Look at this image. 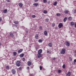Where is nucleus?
I'll use <instances>...</instances> for the list:
<instances>
[{"label":"nucleus","mask_w":76,"mask_h":76,"mask_svg":"<svg viewBox=\"0 0 76 76\" xmlns=\"http://www.w3.org/2000/svg\"><path fill=\"white\" fill-rule=\"evenodd\" d=\"M66 49L65 48L62 49L60 53L61 54H64L66 53Z\"/></svg>","instance_id":"1"},{"label":"nucleus","mask_w":76,"mask_h":76,"mask_svg":"<svg viewBox=\"0 0 76 76\" xmlns=\"http://www.w3.org/2000/svg\"><path fill=\"white\" fill-rule=\"evenodd\" d=\"M16 66L19 67L20 66V61H17L16 62Z\"/></svg>","instance_id":"2"},{"label":"nucleus","mask_w":76,"mask_h":76,"mask_svg":"<svg viewBox=\"0 0 76 76\" xmlns=\"http://www.w3.org/2000/svg\"><path fill=\"white\" fill-rule=\"evenodd\" d=\"M65 44L67 47H69V46H70V43L67 41L65 42Z\"/></svg>","instance_id":"3"},{"label":"nucleus","mask_w":76,"mask_h":76,"mask_svg":"<svg viewBox=\"0 0 76 76\" xmlns=\"http://www.w3.org/2000/svg\"><path fill=\"white\" fill-rule=\"evenodd\" d=\"M58 26L59 28H62L63 26V23H60L58 25Z\"/></svg>","instance_id":"4"},{"label":"nucleus","mask_w":76,"mask_h":76,"mask_svg":"<svg viewBox=\"0 0 76 76\" xmlns=\"http://www.w3.org/2000/svg\"><path fill=\"white\" fill-rule=\"evenodd\" d=\"M37 57L38 58H40L42 57V54L41 53H38L37 54Z\"/></svg>","instance_id":"5"},{"label":"nucleus","mask_w":76,"mask_h":76,"mask_svg":"<svg viewBox=\"0 0 76 76\" xmlns=\"http://www.w3.org/2000/svg\"><path fill=\"white\" fill-rule=\"evenodd\" d=\"M66 75L67 76H70V75H71V73H70V72H67L66 74Z\"/></svg>","instance_id":"6"},{"label":"nucleus","mask_w":76,"mask_h":76,"mask_svg":"<svg viewBox=\"0 0 76 76\" xmlns=\"http://www.w3.org/2000/svg\"><path fill=\"white\" fill-rule=\"evenodd\" d=\"M33 5L34 6H35V7H37V6H38V3L33 4Z\"/></svg>","instance_id":"7"},{"label":"nucleus","mask_w":76,"mask_h":76,"mask_svg":"<svg viewBox=\"0 0 76 76\" xmlns=\"http://www.w3.org/2000/svg\"><path fill=\"white\" fill-rule=\"evenodd\" d=\"M42 50L40 49L39 50L38 52V54H41V53H42Z\"/></svg>","instance_id":"8"},{"label":"nucleus","mask_w":76,"mask_h":76,"mask_svg":"<svg viewBox=\"0 0 76 76\" xmlns=\"http://www.w3.org/2000/svg\"><path fill=\"white\" fill-rule=\"evenodd\" d=\"M44 34L45 35V36H47V35H48L47 31H44Z\"/></svg>","instance_id":"9"},{"label":"nucleus","mask_w":76,"mask_h":76,"mask_svg":"<svg viewBox=\"0 0 76 76\" xmlns=\"http://www.w3.org/2000/svg\"><path fill=\"white\" fill-rule=\"evenodd\" d=\"M19 6H20V7H22L23 6V4H22V3H19L18 4Z\"/></svg>","instance_id":"10"},{"label":"nucleus","mask_w":76,"mask_h":76,"mask_svg":"<svg viewBox=\"0 0 76 76\" xmlns=\"http://www.w3.org/2000/svg\"><path fill=\"white\" fill-rule=\"evenodd\" d=\"M7 10L6 9L3 10V12L4 13H7Z\"/></svg>","instance_id":"11"},{"label":"nucleus","mask_w":76,"mask_h":76,"mask_svg":"<svg viewBox=\"0 0 76 76\" xmlns=\"http://www.w3.org/2000/svg\"><path fill=\"white\" fill-rule=\"evenodd\" d=\"M69 12V11L67 10H65L64 12L65 13V14H67V13H68Z\"/></svg>","instance_id":"12"},{"label":"nucleus","mask_w":76,"mask_h":76,"mask_svg":"<svg viewBox=\"0 0 76 76\" xmlns=\"http://www.w3.org/2000/svg\"><path fill=\"white\" fill-rule=\"evenodd\" d=\"M22 51H23V50L21 49L18 51V53H21Z\"/></svg>","instance_id":"13"},{"label":"nucleus","mask_w":76,"mask_h":76,"mask_svg":"<svg viewBox=\"0 0 76 76\" xmlns=\"http://www.w3.org/2000/svg\"><path fill=\"white\" fill-rule=\"evenodd\" d=\"M12 73L13 74H15L16 73V71L15 69H12Z\"/></svg>","instance_id":"14"},{"label":"nucleus","mask_w":76,"mask_h":76,"mask_svg":"<svg viewBox=\"0 0 76 76\" xmlns=\"http://www.w3.org/2000/svg\"><path fill=\"white\" fill-rule=\"evenodd\" d=\"M27 63L28 66H30L31 65V62L28 61V62Z\"/></svg>","instance_id":"15"},{"label":"nucleus","mask_w":76,"mask_h":76,"mask_svg":"<svg viewBox=\"0 0 76 76\" xmlns=\"http://www.w3.org/2000/svg\"><path fill=\"white\" fill-rule=\"evenodd\" d=\"M36 39H38V34H36L35 36Z\"/></svg>","instance_id":"16"},{"label":"nucleus","mask_w":76,"mask_h":76,"mask_svg":"<svg viewBox=\"0 0 76 76\" xmlns=\"http://www.w3.org/2000/svg\"><path fill=\"white\" fill-rule=\"evenodd\" d=\"M48 46L49 47H52V46H53V44H52V43H50L49 44H48Z\"/></svg>","instance_id":"17"},{"label":"nucleus","mask_w":76,"mask_h":76,"mask_svg":"<svg viewBox=\"0 0 76 76\" xmlns=\"http://www.w3.org/2000/svg\"><path fill=\"white\" fill-rule=\"evenodd\" d=\"M67 17H65V18L64 19V22H65L67 20Z\"/></svg>","instance_id":"18"},{"label":"nucleus","mask_w":76,"mask_h":76,"mask_svg":"<svg viewBox=\"0 0 76 76\" xmlns=\"http://www.w3.org/2000/svg\"><path fill=\"white\" fill-rule=\"evenodd\" d=\"M68 19L69 20H72V17H69L68 18Z\"/></svg>","instance_id":"19"},{"label":"nucleus","mask_w":76,"mask_h":76,"mask_svg":"<svg viewBox=\"0 0 76 76\" xmlns=\"http://www.w3.org/2000/svg\"><path fill=\"white\" fill-rule=\"evenodd\" d=\"M20 57H23V56H24V54L23 53L21 54L20 55Z\"/></svg>","instance_id":"20"},{"label":"nucleus","mask_w":76,"mask_h":76,"mask_svg":"<svg viewBox=\"0 0 76 76\" xmlns=\"http://www.w3.org/2000/svg\"><path fill=\"white\" fill-rule=\"evenodd\" d=\"M57 4V1H55L53 3V5L54 6H56Z\"/></svg>","instance_id":"21"},{"label":"nucleus","mask_w":76,"mask_h":76,"mask_svg":"<svg viewBox=\"0 0 76 76\" xmlns=\"http://www.w3.org/2000/svg\"><path fill=\"white\" fill-rule=\"evenodd\" d=\"M74 24H75V23H74V22H71V25L72 26H73V25H74Z\"/></svg>","instance_id":"22"},{"label":"nucleus","mask_w":76,"mask_h":76,"mask_svg":"<svg viewBox=\"0 0 76 76\" xmlns=\"http://www.w3.org/2000/svg\"><path fill=\"white\" fill-rule=\"evenodd\" d=\"M6 68L7 70H9L10 69V68L9 67V66H7Z\"/></svg>","instance_id":"23"},{"label":"nucleus","mask_w":76,"mask_h":76,"mask_svg":"<svg viewBox=\"0 0 76 76\" xmlns=\"http://www.w3.org/2000/svg\"><path fill=\"white\" fill-rule=\"evenodd\" d=\"M14 23L15 24H18L19 23V22L18 21H15L14 22Z\"/></svg>","instance_id":"24"},{"label":"nucleus","mask_w":76,"mask_h":76,"mask_svg":"<svg viewBox=\"0 0 76 76\" xmlns=\"http://www.w3.org/2000/svg\"><path fill=\"white\" fill-rule=\"evenodd\" d=\"M17 54V53H16V52H13V55L14 56H16V54Z\"/></svg>","instance_id":"25"},{"label":"nucleus","mask_w":76,"mask_h":76,"mask_svg":"<svg viewBox=\"0 0 76 76\" xmlns=\"http://www.w3.org/2000/svg\"><path fill=\"white\" fill-rule=\"evenodd\" d=\"M47 2V0H43V3H46Z\"/></svg>","instance_id":"26"},{"label":"nucleus","mask_w":76,"mask_h":76,"mask_svg":"<svg viewBox=\"0 0 76 76\" xmlns=\"http://www.w3.org/2000/svg\"><path fill=\"white\" fill-rule=\"evenodd\" d=\"M38 42L39 43H40L41 42H42V40H41L40 39L39 40H38Z\"/></svg>","instance_id":"27"},{"label":"nucleus","mask_w":76,"mask_h":76,"mask_svg":"<svg viewBox=\"0 0 76 76\" xmlns=\"http://www.w3.org/2000/svg\"><path fill=\"white\" fill-rule=\"evenodd\" d=\"M57 15L58 16H61V14L59 13H58L57 14Z\"/></svg>","instance_id":"28"},{"label":"nucleus","mask_w":76,"mask_h":76,"mask_svg":"<svg viewBox=\"0 0 76 76\" xmlns=\"http://www.w3.org/2000/svg\"><path fill=\"white\" fill-rule=\"evenodd\" d=\"M62 67L63 69H65L66 68V66H65V64H64L62 66Z\"/></svg>","instance_id":"29"},{"label":"nucleus","mask_w":76,"mask_h":76,"mask_svg":"<svg viewBox=\"0 0 76 76\" xmlns=\"http://www.w3.org/2000/svg\"><path fill=\"white\" fill-rule=\"evenodd\" d=\"M47 11L46 10H44V13H45V14H46L47 13Z\"/></svg>","instance_id":"30"},{"label":"nucleus","mask_w":76,"mask_h":76,"mask_svg":"<svg viewBox=\"0 0 76 76\" xmlns=\"http://www.w3.org/2000/svg\"><path fill=\"white\" fill-rule=\"evenodd\" d=\"M10 36L12 37H14L13 34H10Z\"/></svg>","instance_id":"31"},{"label":"nucleus","mask_w":76,"mask_h":76,"mask_svg":"<svg viewBox=\"0 0 76 76\" xmlns=\"http://www.w3.org/2000/svg\"><path fill=\"white\" fill-rule=\"evenodd\" d=\"M69 61H72V58H71V57H69Z\"/></svg>","instance_id":"32"},{"label":"nucleus","mask_w":76,"mask_h":76,"mask_svg":"<svg viewBox=\"0 0 76 76\" xmlns=\"http://www.w3.org/2000/svg\"><path fill=\"white\" fill-rule=\"evenodd\" d=\"M45 20L46 22H48V21L49 20V19L48 18L46 19H45Z\"/></svg>","instance_id":"33"},{"label":"nucleus","mask_w":76,"mask_h":76,"mask_svg":"<svg viewBox=\"0 0 76 76\" xmlns=\"http://www.w3.org/2000/svg\"><path fill=\"white\" fill-rule=\"evenodd\" d=\"M31 17H32V18H35V17H36V16L35 15H32Z\"/></svg>","instance_id":"34"},{"label":"nucleus","mask_w":76,"mask_h":76,"mask_svg":"<svg viewBox=\"0 0 76 76\" xmlns=\"http://www.w3.org/2000/svg\"><path fill=\"white\" fill-rule=\"evenodd\" d=\"M58 73H61V70L59 69L58 70Z\"/></svg>","instance_id":"35"},{"label":"nucleus","mask_w":76,"mask_h":76,"mask_svg":"<svg viewBox=\"0 0 76 76\" xmlns=\"http://www.w3.org/2000/svg\"><path fill=\"white\" fill-rule=\"evenodd\" d=\"M22 60L23 61H25V58H23Z\"/></svg>","instance_id":"36"},{"label":"nucleus","mask_w":76,"mask_h":76,"mask_svg":"<svg viewBox=\"0 0 76 76\" xmlns=\"http://www.w3.org/2000/svg\"><path fill=\"white\" fill-rule=\"evenodd\" d=\"M39 68H40V70H42V67L41 66H40Z\"/></svg>","instance_id":"37"},{"label":"nucleus","mask_w":76,"mask_h":76,"mask_svg":"<svg viewBox=\"0 0 76 76\" xmlns=\"http://www.w3.org/2000/svg\"><path fill=\"white\" fill-rule=\"evenodd\" d=\"M39 29H40V30H41L42 29V26H40L39 27Z\"/></svg>","instance_id":"38"},{"label":"nucleus","mask_w":76,"mask_h":76,"mask_svg":"<svg viewBox=\"0 0 76 76\" xmlns=\"http://www.w3.org/2000/svg\"><path fill=\"white\" fill-rule=\"evenodd\" d=\"M30 76H35V75L33 74H32L30 75Z\"/></svg>","instance_id":"39"},{"label":"nucleus","mask_w":76,"mask_h":76,"mask_svg":"<svg viewBox=\"0 0 76 76\" xmlns=\"http://www.w3.org/2000/svg\"><path fill=\"white\" fill-rule=\"evenodd\" d=\"M48 4H50V1H48Z\"/></svg>","instance_id":"40"},{"label":"nucleus","mask_w":76,"mask_h":76,"mask_svg":"<svg viewBox=\"0 0 76 76\" xmlns=\"http://www.w3.org/2000/svg\"><path fill=\"white\" fill-rule=\"evenodd\" d=\"M52 26H53V27H54V26H55V24L53 23L52 24Z\"/></svg>","instance_id":"41"},{"label":"nucleus","mask_w":76,"mask_h":76,"mask_svg":"<svg viewBox=\"0 0 76 76\" xmlns=\"http://www.w3.org/2000/svg\"><path fill=\"white\" fill-rule=\"evenodd\" d=\"M2 21V19L1 17H0V22H1Z\"/></svg>","instance_id":"42"},{"label":"nucleus","mask_w":76,"mask_h":76,"mask_svg":"<svg viewBox=\"0 0 76 76\" xmlns=\"http://www.w3.org/2000/svg\"><path fill=\"white\" fill-rule=\"evenodd\" d=\"M27 70H29V67H27Z\"/></svg>","instance_id":"43"},{"label":"nucleus","mask_w":76,"mask_h":76,"mask_svg":"<svg viewBox=\"0 0 76 76\" xmlns=\"http://www.w3.org/2000/svg\"><path fill=\"white\" fill-rule=\"evenodd\" d=\"M74 13H76V9H75L74 10Z\"/></svg>","instance_id":"44"},{"label":"nucleus","mask_w":76,"mask_h":76,"mask_svg":"<svg viewBox=\"0 0 76 76\" xmlns=\"http://www.w3.org/2000/svg\"><path fill=\"white\" fill-rule=\"evenodd\" d=\"M38 1V0H35V2H37Z\"/></svg>","instance_id":"45"},{"label":"nucleus","mask_w":76,"mask_h":76,"mask_svg":"<svg viewBox=\"0 0 76 76\" xmlns=\"http://www.w3.org/2000/svg\"><path fill=\"white\" fill-rule=\"evenodd\" d=\"M19 70H21V69H22V68H21V67H20L19 69Z\"/></svg>","instance_id":"46"},{"label":"nucleus","mask_w":76,"mask_h":76,"mask_svg":"<svg viewBox=\"0 0 76 76\" xmlns=\"http://www.w3.org/2000/svg\"><path fill=\"white\" fill-rule=\"evenodd\" d=\"M75 28H76V22L75 23Z\"/></svg>","instance_id":"47"},{"label":"nucleus","mask_w":76,"mask_h":76,"mask_svg":"<svg viewBox=\"0 0 76 76\" xmlns=\"http://www.w3.org/2000/svg\"><path fill=\"white\" fill-rule=\"evenodd\" d=\"M74 62H76V59H75L74 60Z\"/></svg>","instance_id":"48"},{"label":"nucleus","mask_w":76,"mask_h":76,"mask_svg":"<svg viewBox=\"0 0 76 76\" xmlns=\"http://www.w3.org/2000/svg\"><path fill=\"white\" fill-rule=\"evenodd\" d=\"M26 39H25V40L24 39H23V41L24 42H25V41H26Z\"/></svg>","instance_id":"49"},{"label":"nucleus","mask_w":76,"mask_h":76,"mask_svg":"<svg viewBox=\"0 0 76 76\" xmlns=\"http://www.w3.org/2000/svg\"><path fill=\"white\" fill-rule=\"evenodd\" d=\"M7 2H10V1H9V0H7Z\"/></svg>","instance_id":"50"},{"label":"nucleus","mask_w":76,"mask_h":76,"mask_svg":"<svg viewBox=\"0 0 76 76\" xmlns=\"http://www.w3.org/2000/svg\"><path fill=\"white\" fill-rule=\"evenodd\" d=\"M74 56H75V57H76V54H74Z\"/></svg>","instance_id":"51"},{"label":"nucleus","mask_w":76,"mask_h":76,"mask_svg":"<svg viewBox=\"0 0 76 76\" xmlns=\"http://www.w3.org/2000/svg\"><path fill=\"white\" fill-rule=\"evenodd\" d=\"M36 51H38V48H36Z\"/></svg>","instance_id":"52"},{"label":"nucleus","mask_w":76,"mask_h":76,"mask_svg":"<svg viewBox=\"0 0 76 76\" xmlns=\"http://www.w3.org/2000/svg\"><path fill=\"white\" fill-rule=\"evenodd\" d=\"M56 59V58H53V60H55Z\"/></svg>","instance_id":"53"},{"label":"nucleus","mask_w":76,"mask_h":76,"mask_svg":"<svg viewBox=\"0 0 76 76\" xmlns=\"http://www.w3.org/2000/svg\"><path fill=\"white\" fill-rule=\"evenodd\" d=\"M47 53H49V51H47Z\"/></svg>","instance_id":"54"},{"label":"nucleus","mask_w":76,"mask_h":76,"mask_svg":"<svg viewBox=\"0 0 76 76\" xmlns=\"http://www.w3.org/2000/svg\"><path fill=\"white\" fill-rule=\"evenodd\" d=\"M1 45V43H0V46Z\"/></svg>","instance_id":"55"},{"label":"nucleus","mask_w":76,"mask_h":76,"mask_svg":"<svg viewBox=\"0 0 76 76\" xmlns=\"http://www.w3.org/2000/svg\"><path fill=\"white\" fill-rule=\"evenodd\" d=\"M56 29H58V28L56 27Z\"/></svg>","instance_id":"56"},{"label":"nucleus","mask_w":76,"mask_h":76,"mask_svg":"<svg viewBox=\"0 0 76 76\" xmlns=\"http://www.w3.org/2000/svg\"><path fill=\"white\" fill-rule=\"evenodd\" d=\"M75 53H76V50H75Z\"/></svg>","instance_id":"57"},{"label":"nucleus","mask_w":76,"mask_h":76,"mask_svg":"<svg viewBox=\"0 0 76 76\" xmlns=\"http://www.w3.org/2000/svg\"><path fill=\"white\" fill-rule=\"evenodd\" d=\"M52 69H53V67H52Z\"/></svg>","instance_id":"58"},{"label":"nucleus","mask_w":76,"mask_h":76,"mask_svg":"<svg viewBox=\"0 0 76 76\" xmlns=\"http://www.w3.org/2000/svg\"><path fill=\"white\" fill-rule=\"evenodd\" d=\"M27 32H28V31H27Z\"/></svg>","instance_id":"59"}]
</instances>
